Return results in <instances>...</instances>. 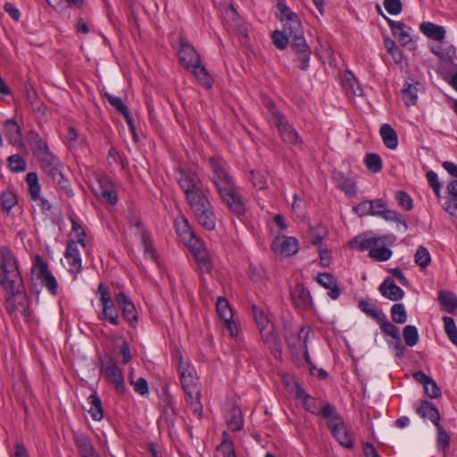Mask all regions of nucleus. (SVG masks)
I'll list each match as a JSON object with an SVG mask.
<instances>
[{
	"label": "nucleus",
	"instance_id": "nucleus-1",
	"mask_svg": "<svg viewBox=\"0 0 457 457\" xmlns=\"http://www.w3.org/2000/svg\"><path fill=\"white\" fill-rule=\"evenodd\" d=\"M0 286L6 292L4 307L9 314L22 309L26 315V295L18 262L12 252L5 246L0 248Z\"/></svg>",
	"mask_w": 457,
	"mask_h": 457
},
{
	"label": "nucleus",
	"instance_id": "nucleus-2",
	"mask_svg": "<svg viewBox=\"0 0 457 457\" xmlns=\"http://www.w3.org/2000/svg\"><path fill=\"white\" fill-rule=\"evenodd\" d=\"M278 18L283 24V31L291 37V48L300 62L298 68L306 71L309 67L311 48L304 37L302 22L298 15L293 12L285 0H278Z\"/></svg>",
	"mask_w": 457,
	"mask_h": 457
},
{
	"label": "nucleus",
	"instance_id": "nucleus-3",
	"mask_svg": "<svg viewBox=\"0 0 457 457\" xmlns=\"http://www.w3.org/2000/svg\"><path fill=\"white\" fill-rule=\"evenodd\" d=\"M176 180L192 212L211 204L207 195L209 189L204 186L196 174L179 170L177 171Z\"/></svg>",
	"mask_w": 457,
	"mask_h": 457
},
{
	"label": "nucleus",
	"instance_id": "nucleus-4",
	"mask_svg": "<svg viewBox=\"0 0 457 457\" xmlns=\"http://www.w3.org/2000/svg\"><path fill=\"white\" fill-rule=\"evenodd\" d=\"M320 416L327 420V426L332 436L342 446L347 449H352L354 446L353 434L334 405L330 403L323 405Z\"/></svg>",
	"mask_w": 457,
	"mask_h": 457
},
{
	"label": "nucleus",
	"instance_id": "nucleus-5",
	"mask_svg": "<svg viewBox=\"0 0 457 457\" xmlns=\"http://www.w3.org/2000/svg\"><path fill=\"white\" fill-rule=\"evenodd\" d=\"M38 161L44 172L52 179L54 183L65 192L70 191L69 179L63 174V165L57 156L50 152L40 156Z\"/></svg>",
	"mask_w": 457,
	"mask_h": 457
},
{
	"label": "nucleus",
	"instance_id": "nucleus-6",
	"mask_svg": "<svg viewBox=\"0 0 457 457\" xmlns=\"http://www.w3.org/2000/svg\"><path fill=\"white\" fill-rule=\"evenodd\" d=\"M97 294L99 295V303L102 307L97 318L100 320L110 323L115 327L120 326V319L119 312L115 307L114 301L112 300L110 292L103 283L99 284Z\"/></svg>",
	"mask_w": 457,
	"mask_h": 457
},
{
	"label": "nucleus",
	"instance_id": "nucleus-7",
	"mask_svg": "<svg viewBox=\"0 0 457 457\" xmlns=\"http://www.w3.org/2000/svg\"><path fill=\"white\" fill-rule=\"evenodd\" d=\"M159 408L161 414L158 419V425L170 431L175 427L178 412L175 408L173 396L168 390L163 391L162 394Z\"/></svg>",
	"mask_w": 457,
	"mask_h": 457
},
{
	"label": "nucleus",
	"instance_id": "nucleus-8",
	"mask_svg": "<svg viewBox=\"0 0 457 457\" xmlns=\"http://www.w3.org/2000/svg\"><path fill=\"white\" fill-rule=\"evenodd\" d=\"M208 163L212 170V182L217 191L235 183L234 179L228 173V167L224 160L220 157H212Z\"/></svg>",
	"mask_w": 457,
	"mask_h": 457
},
{
	"label": "nucleus",
	"instance_id": "nucleus-9",
	"mask_svg": "<svg viewBox=\"0 0 457 457\" xmlns=\"http://www.w3.org/2000/svg\"><path fill=\"white\" fill-rule=\"evenodd\" d=\"M219 196L228 208L236 215L240 216L245 212V204L239 194L236 183L221 187L217 191Z\"/></svg>",
	"mask_w": 457,
	"mask_h": 457
},
{
	"label": "nucleus",
	"instance_id": "nucleus-10",
	"mask_svg": "<svg viewBox=\"0 0 457 457\" xmlns=\"http://www.w3.org/2000/svg\"><path fill=\"white\" fill-rule=\"evenodd\" d=\"M94 178L97 185V188L95 189L96 194L100 195L105 203L111 205L116 204L118 195L111 179L103 172H95Z\"/></svg>",
	"mask_w": 457,
	"mask_h": 457
},
{
	"label": "nucleus",
	"instance_id": "nucleus-11",
	"mask_svg": "<svg viewBox=\"0 0 457 457\" xmlns=\"http://www.w3.org/2000/svg\"><path fill=\"white\" fill-rule=\"evenodd\" d=\"M32 271L51 295H55L57 294V280L49 270L47 263L38 255L35 257Z\"/></svg>",
	"mask_w": 457,
	"mask_h": 457
},
{
	"label": "nucleus",
	"instance_id": "nucleus-12",
	"mask_svg": "<svg viewBox=\"0 0 457 457\" xmlns=\"http://www.w3.org/2000/svg\"><path fill=\"white\" fill-rule=\"evenodd\" d=\"M178 371L179 373L180 382L187 398L194 399V397L200 395L197 378L189 370L188 365L182 361L181 356L178 365Z\"/></svg>",
	"mask_w": 457,
	"mask_h": 457
},
{
	"label": "nucleus",
	"instance_id": "nucleus-13",
	"mask_svg": "<svg viewBox=\"0 0 457 457\" xmlns=\"http://www.w3.org/2000/svg\"><path fill=\"white\" fill-rule=\"evenodd\" d=\"M64 258L68 271L73 275L74 278H77L82 270V260L79 247L74 239L67 241Z\"/></svg>",
	"mask_w": 457,
	"mask_h": 457
},
{
	"label": "nucleus",
	"instance_id": "nucleus-14",
	"mask_svg": "<svg viewBox=\"0 0 457 457\" xmlns=\"http://www.w3.org/2000/svg\"><path fill=\"white\" fill-rule=\"evenodd\" d=\"M115 302L124 320L134 328L138 322V315L133 302L123 292L115 295Z\"/></svg>",
	"mask_w": 457,
	"mask_h": 457
},
{
	"label": "nucleus",
	"instance_id": "nucleus-15",
	"mask_svg": "<svg viewBox=\"0 0 457 457\" xmlns=\"http://www.w3.org/2000/svg\"><path fill=\"white\" fill-rule=\"evenodd\" d=\"M389 236L373 237L371 231H368L354 237L349 241L348 245L351 249L360 252L367 251L378 246L379 244L386 240Z\"/></svg>",
	"mask_w": 457,
	"mask_h": 457
},
{
	"label": "nucleus",
	"instance_id": "nucleus-16",
	"mask_svg": "<svg viewBox=\"0 0 457 457\" xmlns=\"http://www.w3.org/2000/svg\"><path fill=\"white\" fill-rule=\"evenodd\" d=\"M179 46V59L185 69L189 70L194 64L201 62V58L196 50L185 37H180Z\"/></svg>",
	"mask_w": 457,
	"mask_h": 457
},
{
	"label": "nucleus",
	"instance_id": "nucleus-17",
	"mask_svg": "<svg viewBox=\"0 0 457 457\" xmlns=\"http://www.w3.org/2000/svg\"><path fill=\"white\" fill-rule=\"evenodd\" d=\"M290 298L294 306L299 310H309L313 305L310 291L301 283L291 288Z\"/></svg>",
	"mask_w": 457,
	"mask_h": 457
},
{
	"label": "nucleus",
	"instance_id": "nucleus-18",
	"mask_svg": "<svg viewBox=\"0 0 457 457\" xmlns=\"http://www.w3.org/2000/svg\"><path fill=\"white\" fill-rule=\"evenodd\" d=\"M105 377L114 385L115 389L120 394L126 392V386L123 378L122 370L117 366L112 358L104 363Z\"/></svg>",
	"mask_w": 457,
	"mask_h": 457
},
{
	"label": "nucleus",
	"instance_id": "nucleus-19",
	"mask_svg": "<svg viewBox=\"0 0 457 457\" xmlns=\"http://www.w3.org/2000/svg\"><path fill=\"white\" fill-rule=\"evenodd\" d=\"M175 227L181 240L190 248L197 249L200 246V239L192 231L187 220L184 217L176 220Z\"/></svg>",
	"mask_w": 457,
	"mask_h": 457
},
{
	"label": "nucleus",
	"instance_id": "nucleus-20",
	"mask_svg": "<svg viewBox=\"0 0 457 457\" xmlns=\"http://www.w3.org/2000/svg\"><path fill=\"white\" fill-rule=\"evenodd\" d=\"M259 331L263 344L270 350L275 358L280 359L282 354L281 343L278 334L275 333L273 325L271 324Z\"/></svg>",
	"mask_w": 457,
	"mask_h": 457
},
{
	"label": "nucleus",
	"instance_id": "nucleus-21",
	"mask_svg": "<svg viewBox=\"0 0 457 457\" xmlns=\"http://www.w3.org/2000/svg\"><path fill=\"white\" fill-rule=\"evenodd\" d=\"M271 248L283 256H291L298 252V241L294 237H276Z\"/></svg>",
	"mask_w": 457,
	"mask_h": 457
},
{
	"label": "nucleus",
	"instance_id": "nucleus-22",
	"mask_svg": "<svg viewBox=\"0 0 457 457\" xmlns=\"http://www.w3.org/2000/svg\"><path fill=\"white\" fill-rule=\"evenodd\" d=\"M386 20L391 29L393 36L398 39L399 43L403 46L411 48L413 42L410 36L411 28L406 27V25L401 21H395L386 17Z\"/></svg>",
	"mask_w": 457,
	"mask_h": 457
},
{
	"label": "nucleus",
	"instance_id": "nucleus-23",
	"mask_svg": "<svg viewBox=\"0 0 457 457\" xmlns=\"http://www.w3.org/2000/svg\"><path fill=\"white\" fill-rule=\"evenodd\" d=\"M197 222L205 229L212 231L216 226V216L212 204L193 211Z\"/></svg>",
	"mask_w": 457,
	"mask_h": 457
},
{
	"label": "nucleus",
	"instance_id": "nucleus-24",
	"mask_svg": "<svg viewBox=\"0 0 457 457\" xmlns=\"http://www.w3.org/2000/svg\"><path fill=\"white\" fill-rule=\"evenodd\" d=\"M24 91H25L26 100H27L28 104H29L32 112L37 115H44L46 111V104L38 97V95H37L34 86L29 81L25 82Z\"/></svg>",
	"mask_w": 457,
	"mask_h": 457
},
{
	"label": "nucleus",
	"instance_id": "nucleus-25",
	"mask_svg": "<svg viewBox=\"0 0 457 457\" xmlns=\"http://www.w3.org/2000/svg\"><path fill=\"white\" fill-rule=\"evenodd\" d=\"M316 281L328 292V295L332 300H337L341 295V289L338 287L337 280L334 275L328 272L319 273Z\"/></svg>",
	"mask_w": 457,
	"mask_h": 457
},
{
	"label": "nucleus",
	"instance_id": "nucleus-26",
	"mask_svg": "<svg viewBox=\"0 0 457 457\" xmlns=\"http://www.w3.org/2000/svg\"><path fill=\"white\" fill-rule=\"evenodd\" d=\"M378 289H379L380 294L384 297H386L393 302L399 301L404 296L403 290L395 284L394 278L391 277H387L380 284Z\"/></svg>",
	"mask_w": 457,
	"mask_h": 457
},
{
	"label": "nucleus",
	"instance_id": "nucleus-27",
	"mask_svg": "<svg viewBox=\"0 0 457 457\" xmlns=\"http://www.w3.org/2000/svg\"><path fill=\"white\" fill-rule=\"evenodd\" d=\"M333 180L336 186L350 197H353L357 194L356 182L353 178L344 174L341 171L333 173Z\"/></svg>",
	"mask_w": 457,
	"mask_h": 457
},
{
	"label": "nucleus",
	"instance_id": "nucleus-28",
	"mask_svg": "<svg viewBox=\"0 0 457 457\" xmlns=\"http://www.w3.org/2000/svg\"><path fill=\"white\" fill-rule=\"evenodd\" d=\"M74 442L81 457H99L91 440L83 433H74Z\"/></svg>",
	"mask_w": 457,
	"mask_h": 457
},
{
	"label": "nucleus",
	"instance_id": "nucleus-29",
	"mask_svg": "<svg viewBox=\"0 0 457 457\" xmlns=\"http://www.w3.org/2000/svg\"><path fill=\"white\" fill-rule=\"evenodd\" d=\"M28 143L37 159L40 156H44L45 154L50 153L48 145L46 142L41 137V136L34 130H30L28 135Z\"/></svg>",
	"mask_w": 457,
	"mask_h": 457
},
{
	"label": "nucleus",
	"instance_id": "nucleus-30",
	"mask_svg": "<svg viewBox=\"0 0 457 457\" xmlns=\"http://www.w3.org/2000/svg\"><path fill=\"white\" fill-rule=\"evenodd\" d=\"M417 413L423 419H428L435 426L440 424V413L434 403L424 400L416 409Z\"/></svg>",
	"mask_w": 457,
	"mask_h": 457
},
{
	"label": "nucleus",
	"instance_id": "nucleus-31",
	"mask_svg": "<svg viewBox=\"0 0 457 457\" xmlns=\"http://www.w3.org/2000/svg\"><path fill=\"white\" fill-rule=\"evenodd\" d=\"M420 29L427 37L442 42L445 37V29L443 26L433 22L425 21L420 25Z\"/></svg>",
	"mask_w": 457,
	"mask_h": 457
},
{
	"label": "nucleus",
	"instance_id": "nucleus-32",
	"mask_svg": "<svg viewBox=\"0 0 457 457\" xmlns=\"http://www.w3.org/2000/svg\"><path fill=\"white\" fill-rule=\"evenodd\" d=\"M278 133L284 143L295 146L298 149H303V141L291 124L288 123L286 127L281 129Z\"/></svg>",
	"mask_w": 457,
	"mask_h": 457
},
{
	"label": "nucleus",
	"instance_id": "nucleus-33",
	"mask_svg": "<svg viewBox=\"0 0 457 457\" xmlns=\"http://www.w3.org/2000/svg\"><path fill=\"white\" fill-rule=\"evenodd\" d=\"M379 133L384 145L389 149H395L398 146V137L395 130L387 123L381 125Z\"/></svg>",
	"mask_w": 457,
	"mask_h": 457
},
{
	"label": "nucleus",
	"instance_id": "nucleus-34",
	"mask_svg": "<svg viewBox=\"0 0 457 457\" xmlns=\"http://www.w3.org/2000/svg\"><path fill=\"white\" fill-rule=\"evenodd\" d=\"M438 302L442 309L448 313H453L457 310V297L450 291H441L438 295Z\"/></svg>",
	"mask_w": 457,
	"mask_h": 457
},
{
	"label": "nucleus",
	"instance_id": "nucleus-35",
	"mask_svg": "<svg viewBox=\"0 0 457 457\" xmlns=\"http://www.w3.org/2000/svg\"><path fill=\"white\" fill-rule=\"evenodd\" d=\"M267 108L270 116V122L277 128L278 131L289 123L286 116L278 110L272 102L267 104Z\"/></svg>",
	"mask_w": 457,
	"mask_h": 457
},
{
	"label": "nucleus",
	"instance_id": "nucleus-36",
	"mask_svg": "<svg viewBox=\"0 0 457 457\" xmlns=\"http://www.w3.org/2000/svg\"><path fill=\"white\" fill-rule=\"evenodd\" d=\"M87 403L89 404L88 413L94 420L99 421L104 418V410L102 402L96 393L90 395L87 397Z\"/></svg>",
	"mask_w": 457,
	"mask_h": 457
},
{
	"label": "nucleus",
	"instance_id": "nucleus-37",
	"mask_svg": "<svg viewBox=\"0 0 457 457\" xmlns=\"http://www.w3.org/2000/svg\"><path fill=\"white\" fill-rule=\"evenodd\" d=\"M188 71H191L200 84L206 88H211L212 86V78L209 74L206 68L202 65V62L199 64H194Z\"/></svg>",
	"mask_w": 457,
	"mask_h": 457
},
{
	"label": "nucleus",
	"instance_id": "nucleus-38",
	"mask_svg": "<svg viewBox=\"0 0 457 457\" xmlns=\"http://www.w3.org/2000/svg\"><path fill=\"white\" fill-rule=\"evenodd\" d=\"M195 259L202 271L210 273L212 270V264L207 253L203 250V243L200 241V246L197 249H191Z\"/></svg>",
	"mask_w": 457,
	"mask_h": 457
},
{
	"label": "nucleus",
	"instance_id": "nucleus-39",
	"mask_svg": "<svg viewBox=\"0 0 457 457\" xmlns=\"http://www.w3.org/2000/svg\"><path fill=\"white\" fill-rule=\"evenodd\" d=\"M228 428L233 431H240L244 425V419L242 416L241 410L238 407H233L227 420Z\"/></svg>",
	"mask_w": 457,
	"mask_h": 457
},
{
	"label": "nucleus",
	"instance_id": "nucleus-40",
	"mask_svg": "<svg viewBox=\"0 0 457 457\" xmlns=\"http://www.w3.org/2000/svg\"><path fill=\"white\" fill-rule=\"evenodd\" d=\"M26 182L28 184V192L31 200L38 199L41 193V186L36 172H29L26 175Z\"/></svg>",
	"mask_w": 457,
	"mask_h": 457
},
{
	"label": "nucleus",
	"instance_id": "nucleus-41",
	"mask_svg": "<svg viewBox=\"0 0 457 457\" xmlns=\"http://www.w3.org/2000/svg\"><path fill=\"white\" fill-rule=\"evenodd\" d=\"M380 327L381 331L394 339H399L400 331L399 328L387 320L386 315L382 313L380 317L376 320Z\"/></svg>",
	"mask_w": 457,
	"mask_h": 457
},
{
	"label": "nucleus",
	"instance_id": "nucleus-42",
	"mask_svg": "<svg viewBox=\"0 0 457 457\" xmlns=\"http://www.w3.org/2000/svg\"><path fill=\"white\" fill-rule=\"evenodd\" d=\"M217 451L221 453L222 457H237L233 442L227 431L222 433V440L217 446Z\"/></svg>",
	"mask_w": 457,
	"mask_h": 457
},
{
	"label": "nucleus",
	"instance_id": "nucleus-43",
	"mask_svg": "<svg viewBox=\"0 0 457 457\" xmlns=\"http://www.w3.org/2000/svg\"><path fill=\"white\" fill-rule=\"evenodd\" d=\"M217 451L221 453L222 457H237L233 442L227 431L222 433V440L217 446Z\"/></svg>",
	"mask_w": 457,
	"mask_h": 457
},
{
	"label": "nucleus",
	"instance_id": "nucleus-44",
	"mask_svg": "<svg viewBox=\"0 0 457 457\" xmlns=\"http://www.w3.org/2000/svg\"><path fill=\"white\" fill-rule=\"evenodd\" d=\"M2 211L9 213L11 209L18 204L17 195L13 190L7 189L0 195Z\"/></svg>",
	"mask_w": 457,
	"mask_h": 457
},
{
	"label": "nucleus",
	"instance_id": "nucleus-45",
	"mask_svg": "<svg viewBox=\"0 0 457 457\" xmlns=\"http://www.w3.org/2000/svg\"><path fill=\"white\" fill-rule=\"evenodd\" d=\"M418 88L415 85L405 82L402 88L403 98L407 106L416 105L418 101Z\"/></svg>",
	"mask_w": 457,
	"mask_h": 457
},
{
	"label": "nucleus",
	"instance_id": "nucleus-46",
	"mask_svg": "<svg viewBox=\"0 0 457 457\" xmlns=\"http://www.w3.org/2000/svg\"><path fill=\"white\" fill-rule=\"evenodd\" d=\"M216 311L220 319L228 321L233 319V312L228 301L222 296L218 297L216 303Z\"/></svg>",
	"mask_w": 457,
	"mask_h": 457
},
{
	"label": "nucleus",
	"instance_id": "nucleus-47",
	"mask_svg": "<svg viewBox=\"0 0 457 457\" xmlns=\"http://www.w3.org/2000/svg\"><path fill=\"white\" fill-rule=\"evenodd\" d=\"M359 309L364 312L367 316L377 320L383 313L382 311L376 309L370 299H361L358 303Z\"/></svg>",
	"mask_w": 457,
	"mask_h": 457
},
{
	"label": "nucleus",
	"instance_id": "nucleus-48",
	"mask_svg": "<svg viewBox=\"0 0 457 457\" xmlns=\"http://www.w3.org/2000/svg\"><path fill=\"white\" fill-rule=\"evenodd\" d=\"M271 39L273 45L279 50H284L288 44L291 45V37L283 30H274L271 33Z\"/></svg>",
	"mask_w": 457,
	"mask_h": 457
},
{
	"label": "nucleus",
	"instance_id": "nucleus-49",
	"mask_svg": "<svg viewBox=\"0 0 457 457\" xmlns=\"http://www.w3.org/2000/svg\"><path fill=\"white\" fill-rule=\"evenodd\" d=\"M7 167L12 172H23L26 170V161L20 154H12L7 158Z\"/></svg>",
	"mask_w": 457,
	"mask_h": 457
},
{
	"label": "nucleus",
	"instance_id": "nucleus-50",
	"mask_svg": "<svg viewBox=\"0 0 457 457\" xmlns=\"http://www.w3.org/2000/svg\"><path fill=\"white\" fill-rule=\"evenodd\" d=\"M364 163L369 170L378 173L382 170V159L378 154H367Z\"/></svg>",
	"mask_w": 457,
	"mask_h": 457
},
{
	"label": "nucleus",
	"instance_id": "nucleus-51",
	"mask_svg": "<svg viewBox=\"0 0 457 457\" xmlns=\"http://www.w3.org/2000/svg\"><path fill=\"white\" fill-rule=\"evenodd\" d=\"M403 337L408 346H414L419 342V332L415 326L407 325L403 330Z\"/></svg>",
	"mask_w": 457,
	"mask_h": 457
},
{
	"label": "nucleus",
	"instance_id": "nucleus-52",
	"mask_svg": "<svg viewBox=\"0 0 457 457\" xmlns=\"http://www.w3.org/2000/svg\"><path fill=\"white\" fill-rule=\"evenodd\" d=\"M414 262L422 269L427 268L430 264L431 256L428 250L425 246L420 245L417 249L414 255Z\"/></svg>",
	"mask_w": 457,
	"mask_h": 457
},
{
	"label": "nucleus",
	"instance_id": "nucleus-53",
	"mask_svg": "<svg viewBox=\"0 0 457 457\" xmlns=\"http://www.w3.org/2000/svg\"><path fill=\"white\" fill-rule=\"evenodd\" d=\"M445 331L449 340L457 345V327L455 321L452 317L445 316L443 318Z\"/></svg>",
	"mask_w": 457,
	"mask_h": 457
},
{
	"label": "nucleus",
	"instance_id": "nucleus-54",
	"mask_svg": "<svg viewBox=\"0 0 457 457\" xmlns=\"http://www.w3.org/2000/svg\"><path fill=\"white\" fill-rule=\"evenodd\" d=\"M252 312L259 330H263V328L271 325L262 309L253 304L252 306Z\"/></svg>",
	"mask_w": 457,
	"mask_h": 457
},
{
	"label": "nucleus",
	"instance_id": "nucleus-55",
	"mask_svg": "<svg viewBox=\"0 0 457 457\" xmlns=\"http://www.w3.org/2000/svg\"><path fill=\"white\" fill-rule=\"evenodd\" d=\"M392 254L393 252L385 246H374V248L370 249L369 252V256L378 262L387 261L391 258Z\"/></svg>",
	"mask_w": 457,
	"mask_h": 457
},
{
	"label": "nucleus",
	"instance_id": "nucleus-56",
	"mask_svg": "<svg viewBox=\"0 0 457 457\" xmlns=\"http://www.w3.org/2000/svg\"><path fill=\"white\" fill-rule=\"evenodd\" d=\"M71 234L74 235V240L78 245H80L83 248L87 246L86 243V231L83 228L74 220L71 219Z\"/></svg>",
	"mask_w": 457,
	"mask_h": 457
},
{
	"label": "nucleus",
	"instance_id": "nucleus-57",
	"mask_svg": "<svg viewBox=\"0 0 457 457\" xmlns=\"http://www.w3.org/2000/svg\"><path fill=\"white\" fill-rule=\"evenodd\" d=\"M391 318L395 323H405L407 320V313L404 305L402 303L394 304L391 308Z\"/></svg>",
	"mask_w": 457,
	"mask_h": 457
},
{
	"label": "nucleus",
	"instance_id": "nucleus-58",
	"mask_svg": "<svg viewBox=\"0 0 457 457\" xmlns=\"http://www.w3.org/2000/svg\"><path fill=\"white\" fill-rule=\"evenodd\" d=\"M432 52L441 59L452 60L455 54V49L453 46L444 47L442 45L432 47Z\"/></svg>",
	"mask_w": 457,
	"mask_h": 457
},
{
	"label": "nucleus",
	"instance_id": "nucleus-59",
	"mask_svg": "<svg viewBox=\"0 0 457 457\" xmlns=\"http://www.w3.org/2000/svg\"><path fill=\"white\" fill-rule=\"evenodd\" d=\"M104 96L107 98L108 103L114 107L120 114L123 116L129 112L127 105L122 102L121 98L110 93H105Z\"/></svg>",
	"mask_w": 457,
	"mask_h": 457
},
{
	"label": "nucleus",
	"instance_id": "nucleus-60",
	"mask_svg": "<svg viewBox=\"0 0 457 457\" xmlns=\"http://www.w3.org/2000/svg\"><path fill=\"white\" fill-rule=\"evenodd\" d=\"M437 429V447L440 449H446L450 445V436L449 434L442 428L440 424L436 425Z\"/></svg>",
	"mask_w": 457,
	"mask_h": 457
},
{
	"label": "nucleus",
	"instance_id": "nucleus-61",
	"mask_svg": "<svg viewBox=\"0 0 457 457\" xmlns=\"http://www.w3.org/2000/svg\"><path fill=\"white\" fill-rule=\"evenodd\" d=\"M129 382L134 386V390L142 396H146L149 394V387L146 379L139 378L134 381L131 376H129Z\"/></svg>",
	"mask_w": 457,
	"mask_h": 457
},
{
	"label": "nucleus",
	"instance_id": "nucleus-62",
	"mask_svg": "<svg viewBox=\"0 0 457 457\" xmlns=\"http://www.w3.org/2000/svg\"><path fill=\"white\" fill-rule=\"evenodd\" d=\"M395 199L397 200L398 204L405 211L412 209V199L406 192L402 190L397 191L395 193Z\"/></svg>",
	"mask_w": 457,
	"mask_h": 457
},
{
	"label": "nucleus",
	"instance_id": "nucleus-63",
	"mask_svg": "<svg viewBox=\"0 0 457 457\" xmlns=\"http://www.w3.org/2000/svg\"><path fill=\"white\" fill-rule=\"evenodd\" d=\"M4 126L9 134L12 135L11 139L14 142L20 141L21 138V128L14 120H7Z\"/></svg>",
	"mask_w": 457,
	"mask_h": 457
},
{
	"label": "nucleus",
	"instance_id": "nucleus-64",
	"mask_svg": "<svg viewBox=\"0 0 457 457\" xmlns=\"http://www.w3.org/2000/svg\"><path fill=\"white\" fill-rule=\"evenodd\" d=\"M372 201H362L360 204H358L354 208V212L360 216H373V207H372Z\"/></svg>",
	"mask_w": 457,
	"mask_h": 457
}]
</instances>
